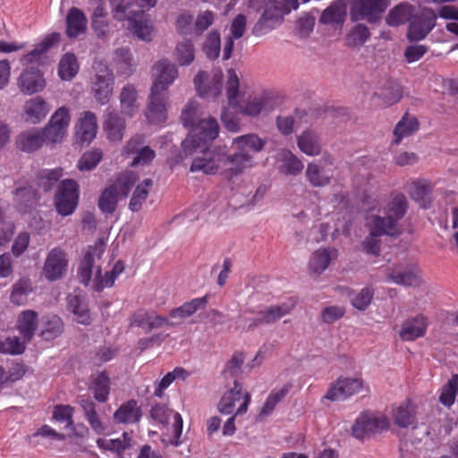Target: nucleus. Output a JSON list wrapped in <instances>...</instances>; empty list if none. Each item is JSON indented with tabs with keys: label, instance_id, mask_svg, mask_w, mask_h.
<instances>
[{
	"label": "nucleus",
	"instance_id": "1",
	"mask_svg": "<svg viewBox=\"0 0 458 458\" xmlns=\"http://www.w3.org/2000/svg\"><path fill=\"white\" fill-rule=\"evenodd\" d=\"M114 18L127 21L129 29L143 41H150L153 36V24L149 14L139 9L133 0H110Z\"/></svg>",
	"mask_w": 458,
	"mask_h": 458
},
{
	"label": "nucleus",
	"instance_id": "2",
	"mask_svg": "<svg viewBox=\"0 0 458 458\" xmlns=\"http://www.w3.org/2000/svg\"><path fill=\"white\" fill-rule=\"evenodd\" d=\"M225 91L228 104L237 110V113L248 116H257L273 110V101L266 96H256L244 103L240 101V78L234 69L226 71Z\"/></svg>",
	"mask_w": 458,
	"mask_h": 458
},
{
	"label": "nucleus",
	"instance_id": "3",
	"mask_svg": "<svg viewBox=\"0 0 458 458\" xmlns=\"http://www.w3.org/2000/svg\"><path fill=\"white\" fill-rule=\"evenodd\" d=\"M182 157H191V172H202L207 174H214L222 170L223 148L209 146L197 145L189 148H182Z\"/></svg>",
	"mask_w": 458,
	"mask_h": 458
},
{
	"label": "nucleus",
	"instance_id": "4",
	"mask_svg": "<svg viewBox=\"0 0 458 458\" xmlns=\"http://www.w3.org/2000/svg\"><path fill=\"white\" fill-rule=\"evenodd\" d=\"M92 68L94 74L90 79V93L98 104L106 105L114 91V72L102 61L94 62Z\"/></svg>",
	"mask_w": 458,
	"mask_h": 458
},
{
	"label": "nucleus",
	"instance_id": "5",
	"mask_svg": "<svg viewBox=\"0 0 458 458\" xmlns=\"http://www.w3.org/2000/svg\"><path fill=\"white\" fill-rule=\"evenodd\" d=\"M249 5L251 8L264 7L260 18L252 28L254 36L262 37L282 23L284 14L279 3L267 2V0H250Z\"/></svg>",
	"mask_w": 458,
	"mask_h": 458
},
{
	"label": "nucleus",
	"instance_id": "6",
	"mask_svg": "<svg viewBox=\"0 0 458 458\" xmlns=\"http://www.w3.org/2000/svg\"><path fill=\"white\" fill-rule=\"evenodd\" d=\"M79 185L72 179H65L60 182L54 198L56 212L62 216L72 215L79 203Z\"/></svg>",
	"mask_w": 458,
	"mask_h": 458
},
{
	"label": "nucleus",
	"instance_id": "7",
	"mask_svg": "<svg viewBox=\"0 0 458 458\" xmlns=\"http://www.w3.org/2000/svg\"><path fill=\"white\" fill-rule=\"evenodd\" d=\"M219 125L213 117L201 118L192 127L189 136L182 142V148H189L197 145L209 146L217 138Z\"/></svg>",
	"mask_w": 458,
	"mask_h": 458
},
{
	"label": "nucleus",
	"instance_id": "8",
	"mask_svg": "<svg viewBox=\"0 0 458 458\" xmlns=\"http://www.w3.org/2000/svg\"><path fill=\"white\" fill-rule=\"evenodd\" d=\"M250 403V394L242 391V386L237 380L233 381V387L222 396L217 409L220 413L229 415L234 412L241 415L247 411Z\"/></svg>",
	"mask_w": 458,
	"mask_h": 458
},
{
	"label": "nucleus",
	"instance_id": "9",
	"mask_svg": "<svg viewBox=\"0 0 458 458\" xmlns=\"http://www.w3.org/2000/svg\"><path fill=\"white\" fill-rule=\"evenodd\" d=\"M150 416L161 424H167L170 417H173V435H163L161 441L165 445H179L182 432V418L178 412H174L164 404H156L151 408Z\"/></svg>",
	"mask_w": 458,
	"mask_h": 458
},
{
	"label": "nucleus",
	"instance_id": "10",
	"mask_svg": "<svg viewBox=\"0 0 458 458\" xmlns=\"http://www.w3.org/2000/svg\"><path fill=\"white\" fill-rule=\"evenodd\" d=\"M364 387L360 377H339L331 384L324 398L331 402L344 401L360 393Z\"/></svg>",
	"mask_w": 458,
	"mask_h": 458
},
{
	"label": "nucleus",
	"instance_id": "11",
	"mask_svg": "<svg viewBox=\"0 0 458 458\" xmlns=\"http://www.w3.org/2000/svg\"><path fill=\"white\" fill-rule=\"evenodd\" d=\"M253 166V157L248 151L236 148L232 155H225L223 150L221 174L227 181H232L242 174L245 169Z\"/></svg>",
	"mask_w": 458,
	"mask_h": 458
},
{
	"label": "nucleus",
	"instance_id": "12",
	"mask_svg": "<svg viewBox=\"0 0 458 458\" xmlns=\"http://www.w3.org/2000/svg\"><path fill=\"white\" fill-rule=\"evenodd\" d=\"M154 81L150 90L168 93V88L178 78V68L168 59L157 61L153 68Z\"/></svg>",
	"mask_w": 458,
	"mask_h": 458
},
{
	"label": "nucleus",
	"instance_id": "13",
	"mask_svg": "<svg viewBox=\"0 0 458 458\" xmlns=\"http://www.w3.org/2000/svg\"><path fill=\"white\" fill-rule=\"evenodd\" d=\"M388 425V420L386 416L363 412L356 419L352 426V435L358 439H363L370 434L379 433L386 429Z\"/></svg>",
	"mask_w": 458,
	"mask_h": 458
},
{
	"label": "nucleus",
	"instance_id": "14",
	"mask_svg": "<svg viewBox=\"0 0 458 458\" xmlns=\"http://www.w3.org/2000/svg\"><path fill=\"white\" fill-rule=\"evenodd\" d=\"M294 307L295 301L293 300L267 306L258 312L257 317L251 319L248 328L252 330L260 325H272L290 314Z\"/></svg>",
	"mask_w": 458,
	"mask_h": 458
},
{
	"label": "nucleus",
	"instance_id": "15",
	"mask_svg": "<svg viewBox=\"0 0 458 458\" xmlns=\"http://www.w3.org/2000/svg\"><path fill=\"white\" fill-rule=\"evenodd\" d=\"M388 4L387 0H356L352 8V20L377 21Z\"/></svg>",
	"mask_w": 458,
	"mask_h": 458
},
{
	"label": "nucleus",
	"instance_id": "16",
	"mask_svg": "<svg viewBox=\"0 0 458 458\" xmlns=\"http://www.w3.org/2000/svg\"><path fill=\"white\" fill-rule=\"evenodd\" d=\"M68 258L60 247L52 249L47 255L43 267V274L48 281L60 279L67 271Z\"/></svg>",
	"mask_w": 458,
	"mask_h": 458
},
{
	"label": "nucleus",
	"instance_id": "17",
	"mask_svg": "<svg viewBox=\"0 0 458 458\" xmlns=\"http://www.w3.org/2000/svg\"><path fill=\"white\" fill-rule=\"evenodd\" d=\"M105 243L98 241L93 246H89L81 261L78 276L81 284L88 285L91 280L93 269L98 267L96 262L99 260L105 252Z\"/></svg>",
	"mask_w": 458,
	"mask_h": 458
},
{
	"label": "nucleus",
	"instance_id": "18",
	"mask_svg": "<svg viewBox=\"0 0 458 458\" xmlns=\"http://www.w3.org/2000/svg\"><path fill=\"white\" fill-rule=\"evenodd\" d=\"M168 93L150 90L146 117L150 123H162L167 118Z\"/></svg>",
	"mask_w": 458,
	"mask_h": 458
},
{
	"label": "nucleus",
	"instance_id": "19",
	"mask_svg": "<svg viewBox=\"0 0 458 458\" xmlns=\"http://www.w3.org/2000/svg\"><path fill=\"white\" fill-rule=\"evenodd\" d=\"M195 88L202 98H216L221 92V74H215L212 79L204 71H199L194 78Z\"/></svg>",
	"mask_w": 458,
	"mask_h": 458
},
{
	"label": "nucleus",
	"instance_id": "20",
	"mask_svg": "<svg viewBox=\"0 0 458 458\" xmlns=\"http://www.w3.org/2000/svg\"><path fill=\"white\" fill-rule=\"evenodd\" d=\"M338 251L335 248H320L310 255L308 268L312 276H320L327 270L330 263L336 259Z\"/></svg>",
	"mask_w": 458,
	"mask_h": 458
},
{
	"label": "nucleus",
	"instance_id": "21",
	"mask_svg": "<svg viewBox=\"0 0 458 458\" xmlns=\"http://www.w3.org/2000/svg\"><path fill=\"white\" fill-rule=\"evenodd\" d=\"M79 403L83 411L86 420L90 426V428L97 435L105 434L108 429V424L97 411L96 403L89 397L85 395L79 398Z\"/></svg>",
	"mask_w": 458,
	"mask_h": 458
},
{
	"label": "nucleus",
	"instance_id": "22",
	"mask_svg": "<svg viewBox=\"0 0 458 458\" xmlns=\"http://www.w3.org/2000/svg\"><path fill=\"white\" fill-rule=\"evenodd\" d=\"M39 324L38 314L33 310H26L21 311L16 322V328L21 337L25 342H30L33 338Z\"/></svg>",
	"mask_w": 458,
	"mask_h": 458
},
{
	"label": "nucleus",
	"instance_id": "23",
	"mask_svg": "<svg viewBox=\"0 0 458 458\" xmlns=\"http://www.w3.org/2000/svg\"><path fill=\"white\" fill-rule=\"evenodd\" d=\"M388 276L393 283L403 286H418L421 282L420 271L414 265L398 266Z\"/></svg>",
	"mask_w": 458,
	"mask_h": 458
},
{
	"label": "nucleus",
	"instance_id": "24",
	"mask_svg": "<svg viewBox=\"0 0 458 458\" xmlns=\"http://www.w3.org/2000/svg\"><path fill=\"white\" fill-rule=\"evenodd\" d=\"M45 141L41 129L32 128L17 136L16 146L20 150L30 153L39 149Z\"/></svg>",
	"mask_w": 458,
	"mask_h": 458
},
{
	"label": "nucleus",
	"instance_id": "25",
	"mask_svg": "<svg viewBox=\"0 0 458 458\" xmlns=\"http://www.w3.org/2000/svg\"><path fill=\"white\" fill-rule=\"evenodd\" d=\"M60 38L61 35L57 32L47 35L30 52L22 55L20 62L22 65L37 63L46 52H47L55 44L59 42Z\"/></svg>",
	"mask_w": 458,
	"mask_h": 458
},
{
	"label": "nucleus",
	"instance_id": "26",
	"mask_svg": "<svg viewBox=\"0 0 458 458\" xmlns=\"http://www.w3.org/2000/svg\"><path fill=\"white\" fill-rule=\"evenodd\" d=\"M104 130L109 140L121 141L125 131V122L117 113L107 108L104 121Z\"/></svg>",
	"mask_w": 458,
	"mask_h": 458
},
{
	"label": "nucleus",
	"instance_id": "27",
	"mask_svg": "<svg viewBox=\"0 0 458 458\" xmlns=\"http://www.w3.org/2000/svg\"><path fill=\"white\" fill-rule=\"evenodd\" d=\"M21 91L25 94H34L43 89L45 81L38 69L31 68L24 71L18 80Z\"/></svg>",
	"mask_w": 458,
	"mask_h": 458
},
{
	"label": "nucleus",
	"instance_id": "28",
	"mask_svg": "<svg viewBox=\"0 0 458 458\" xmlns=\"http://www.w3.org/2000/svg\"><path fill=\"white\" fill-rule=\"evenodd\" d=\"M25 120L30 123H40L49 112L47 103L40 97H35L28 100L24 105Z\"/></svg>",
	"mask_w": 458,
	"mask_h": 458
},
{
	"label": "nucleus",
	"instance_id": "29",
	"mask_svg": "<svg viewBox=\"0 0 458 458\" xmlns=\"http://www.w3.org/2000/svg\"><path fill=\"white\" fill-rule=\"evenodd\" d=\"M436 16H421L415 18L411 21L407 38L410 41H420L426 38V36L435 27Z\"/></svg>",
	"mask_w": 458,
	"mask_h": 458
},
{
	"label": "nucleus",
	"instance_id": "30",
	"mask_svg": "<svg viewBox=\"0 0 458 458\" xmlns=\"http://www.w3.org/2000/svg\"><path fill=\"white\" fill-rule=\"evenodd\" d=\"M98 128L96 114L91 111H85L80 117L77 136L81 142L89 143L93 139H95Z\"/></svg>",
	"mask_w": 458,
	"mask_h": 458
},
{
	"label": "nucleus",
	"instance_id": "31",
	"mask_svg": "<svg viewBox=\"0 0 458 458\" xmlns=\"http://www.w3.org/2000/svg\"><path fill=\"white\" fill-rule=\"evenodd\" d=\"M140 418L141 410L137 402L133 399L121 404L114 413V420L115 423L133 424L139 422Z\"/></svg>",
	"mask_w": 458,
	"mask_h": 458
},
{
	"label": "nucleus",
	"instance_id": "32",
	"mask_svg": "<svg viewBox=\"0 0 458 458\" xmlns=\"http://www.w3.org/2000/svg\"><path fill=\"white\" fill-rule=\"evenodd\" d=\"M308 182L313 187H325L331 182L333 172L318 163H309L305 172Z\"/></svg>",
	"mask_w": 458,
	"mask_h": 458
},
{
	"label": "nucleus",
	"instance_id": "33",
	"mask_svg": "<svg viewBox=\"0 0 458 458\" xmlns=\"http://www.w3.org/2000/svg\"><path fill=\"white\" fill-rule=\"evenodd\" d=\"M426 329V318L423 316H417L403 323L399 335L403 341H412L423 336Z\"/></svg>",
	"mask_w": 458,
	"mask_h": 458
},
{
	"label": "nucleus",
	"instance_id": "34",
	"mask_svg": "<svg viewBox=\"0 0 458 458\" xmlns=\"http://www.w3.org/2000/svg\"><path fill=\"white\" fill-rule=\"evenodd\" d=\"M119 99L121 111L125 115L132 117L139 111L138 92L133 85L127 84L123 87Z\"/></svg>",
	"mask_w": 458,
	"mask_h": 458
},
{
	"label": "nucleus",
	"instance_id": "35",
	"mask_svg": "<svg viewBox=\"0 0 458 458\" xmlns=\"http://www.w3.org/2000/svg\"><path fill=\"white\" fill-rule=\"evenodd\" d=\"M369 229L377 235L395 236L400 234L398 224L386 214L384 216H373L369 220Z\"/></svg>",
	"mask_w": 458,
	"mask_h": 458
},
{
	"label": "nucleus",
	"instance_id": "36",
	"mask_svg": "<svg viewBox=\"0 0 458 458\" xmlns=\"http://www.w3.org/2000/svg\"><path fill=\"white\" fill-rule=\"evenodd\" d=\"M124 265L122 261H117L113 268L106 272L104 276L101 274L100 267H97L95 278L93 280V289L101 292L106 287H111L114 284L116 278L123 272Z\"/></svg>",
	"mask_w": 458,
	"mask_h": 458
},
{
	"label": "nucleus",
	"instance_id": "37",
	"mask_svg": "<svg viewBox=\"0 0 458 458\" xmlns=\"http://www.w3.org/2000/svg\"><path fill=\"white\" fill-rule=\"evenodd\" d=\"M87 28V19L78 8L70 9L66 17V34L70 38H77L84 33Z\"/></svg>",
	"mask_w": 458,
	"mask_h": 458
},
{
	"label": "nucleus",
	"instance_id": "38",
	"mask_svg": "<svg viewBox=\"0 0 458 458\" xmlns=\"http://www.w3.org/2000/svg\"><path fill=\"white\" fill-rule=\"evenodd\" d=\"M68 308L75 316L78 323L89 325L91 322V316L85 299L76 294H69Z\"/></svg>",
	"mask_w": 458,
	"mask_h": 458
},
{
	"label": "nucleus",
	"instance_id": "39",
	"mask_svg": "<svg viewBox=\"0 0 458 458\" xmlns=\"http://www.w3.org/2000/svg\"><path fill=\"white\" fill-rule=\"evenodd\" d=\"M42 328L39 335L46 341L53 340L58 337L63 330L64 325L61 318L55 314H47L41 318Z\"/></svg>",
	"mask_w": 458,
	"mask_h": 458
},
{
	"label": "nucleus",
	"instance_id": "40",
	"mask_svg": "<svg viewBox=\"0 0 458 458\" xmlns=\"http://www.w3.org/2000/svg\"><path fill=\"white\" fill-rule=\"evenodd\" d=\"M419 130V122L414 115L405 114L396 123L394 130L393 143L398 145L403 139L407 138Z\"/></svg>",
	"mask_w": 458,
	"mask_h": 458
},
{
	"label": "nucleus",
	"instance_id": "41",
	"mask_svg": "<svg viewBox=\"0 0 458 458\" xmlns=\"http://www.w3.org/2000/svg\"><path fill=\"white\" fill-rule=\"evenodd\" d=\"M297 145L300 150L308 156H318L321 152L319 137L311 130H307L298 136Z\"/></svg>",
	"mask_w": 458,
	"mask_h": 458
},
{
	"label": "nucleus",
	"instance_id": "42",
	"mask_svg": "<svg viewBox=\"0 0 458 458\" xmlns=\"http://www.w3.org/2000/svg\"><path fill=\"white\" fill-rule=\"evenodd\" d=\"M113 61L117 72L126 76H130L136 66V62L128 47L117 48L114 52Z\"/></svg>",
	"mask_w": 458,
	"mask_h": 458
},
{
	"label": "nucleus",
	"instance_id": "43",
	"mask_svg": "<svg viewBox=\"0 0 458 458\" xmlns=\"http://www.w3.org/2000/svg\"><path fill=\"white\" fill-rule=\"evenodd\" d=\"M167 323L165 318L156 312L140 311L134 314L132 325L143 328L146 332L161 327Z\"/></svg>",
	"mask_w": 458,
	"mask_h": 458
},
{
	"label": "nucleus",
	"instance_id": "44",
	"mask_svg": "<svg viewBox=\"0 0 458 458\" xmlns=\"http://www.w3.org/2000/svg\"><path fill=\"white\" fill-rule=\"evenodd\" d=\"M346 2L336 0L323 11L319 21L324 24L342 23L346 15Z\"/></svg>",
	"mask_w": 458,
	"mask_h": 458
},
{
	"label": "nucleus",
	"instance_id": "45",
	"mask_svg": "<svg viewBox=\"0 0 458 458\" xmlns=\"http://www.w3.org/2000/svg\"><path fill=\"white\" fill-rule=\"evenodd\" d=\"M394 423L401 428L413 426L416 422L415 407L411 402L402 403L393 411Z\"/></svg>",
	"mask_w": 458,
	"mask_h": 458
},
{
	"label": "nucleus",
	"instance_id": "46",
	"mask_svg": "<svg viewBox=\"0 0 458 458\" xmlns=\"http://www.w3.org/2000/svg\"><path fill=\"white\" fill-rule=\"evenodd\" d=\"M208 295L192 299L191 301L183 303L182 306L171 310L170 317L174 318H188L197 310L205 309L208 304Z\"/></svg>",
	"mask_w": 458,
	"mask_h": 458
},
{
	"label": "nucleus",
	"instance_id": "47",
	"mask_svg": "<svg viewBox=\"0 0 458 458\" xmlns=\"http://www.w3.org/2000/svg\"><path fill=\"white\" fill-rule=\"evenodd\" d=\"M15 202L20 212L27 213L37 203V193L31 186L18 188L14 192Z\"/></svg>",
	"mask_w": 458,
	"mask_h": 458
},
{
	"label": "nucleus",
	"instance_id": "48",
	"mask_svg": "<svg viewBox=\"0 0 458 458\" xmlns=\"http://www.w3.org/2000/svg\"><path fill=\"white\" fill-rule=\"evenodd\" d=\"M412 11L413 8L411 4L405 3L399 4L389 11L386 21L392 27L404 24L411 18Z\"/></svg>",
	"mask_w": 458,
	"mask_h": 458
},
{
	"label": "nucleus",
	"instance_id": "49",
	"mask_svg": "<svg viewBox=\"0 0 458 458\" xmlns=\"http://www.w3.org/2000/svg\"><path fill=\"white\" fill-rule=\"evenodd\" d=\"M278 160L282 163V171L286 174L297 175L303 169L302 162L288 149L279 151Z\"/></svg>",
	"mask_w": 458,
	"mask_h": 458
},
{
	"label": "nucleus",
	"instance_id": "50",
	"mask_svg": "<svg viewBox=\"0 0 458 458\" xmlns=\"http://www.w3.org/2000/svg\"><path fill=\"white\" fill-rule=\"evenodd\" d=\"M265 144V140L253 133L242 135L233 140V145L235 146V148H240L248 152H259L263 149Z\"/></svg>",
	"mask_w": 458,
	"mask_h": 458
},
{
	"label": "nucleus",
	"instance_id": "51",
	"mask_svg": "<svg viewBox=\"0 0 458 458\" xmlns=\"http://www.w3.org/2000/svg\"><path fill=\"white\" fill-rule=\"evenodd\" d=\"M407 208L406 197L403 194H397L384 208V214H386L398 224L406 214Z\"/></svg>",
	"mask_w": 458,
	"mask_h": 458
},
{
	"label": "nucleus",
	"instance_id": "52",
	"mask_svg": "<svg viewBox=\"0 0 458 458\" xmlns=\"http://www.w3.org/2000/svg\"><path fill=\"white\" fill-rule=\"evenodd\" d=\"M174 56L181 66L190 65L195 59V48L191 40L184 39L177 43Z\"/></svg>",
	"mask_w": 458,
	"mask_h": 458
},
{
	"label": "nucleus",
	"instance_id": "53",
	"mask_svg": "<svg viewBox=\"0 0 458 458\" xmlns=\"http://www.w3.org/2000/svg\"><path fill=\"white\" fill-rule=\"evenodd\" d=\"M122 437L123 438L115 439L98 438L97 440V445L101 449L113 451L118 454H121L123 452L131 446V437L127 432H124L122 435Z\"/></svg>",
	"mask_w": 458,
	"mask_h": 458
},
{
	"label": "nucleus",
	"instance_id": "54",
	"mask_svg": "<svg viewBox=\"0 0 458 458\" xmlns=\"http://www.w3.org/2000/svg\"><path fill=\"white\" fill-rule=\"evenodd\" d=\"M119 192L117 187L110 185L106 187L98 199V208L103 213L112 214L116 209Z\"/></svg>",
	"mask_w": 458,
	"mask_h": 458
},
{
	"label": "nucleus",
	"instance_id": "55",
	"mask_svg": "<svg viewBox=\"0 0 458 458\" xmlns=\"http://www.w3.org/2000/svg\"><path fill=\"white\" fill-rule=\"evenodd\" d=\"M79 64L73 54L66 53L60 60L58 74L64 81H71L79 72Z\"/></svg>",
	"mask_w": 458,
	"mask_h": 458
},
{
	"label": "nucleus",
	"instance_id": "56",
	"mask_svg": "<svg viewBox=\"0 0 458 458\" xmlns=\"http://www.w3.org/2000/svg\"><path fill=\"white\" fill-rule=\"evenodd\" d=\"M32 283L30 279L21 278L13 285L11 293V301L15 305H22L26 302L28 295L32 292Z\"/></svg>",
	"mask_w": 458,
	"mask_h": 458
},
{
	"label": "nucleus",
	"instance_id": "57",
	"mask_svg": "<svg viewBox=\"0 0 458 458\" xmlns=\"http://www.w3.org/2000/svg\"><path fill=\"white\" fill-rule=\"evenodd\" d=\"M369 37L370 33L367 26L357 24L346 35V46L349 47H360L367 42Z\"/></svg>",
	"mask_w": 458,
	"mask_h": 458
},
{
	"label": "nucleus",
	"instance_id": "58",
	"mask_svg": "<svg viewBox=\"0 0 458 458\" xmlns=\"http://www.w3.org/2000/svg\"><path fill=\"white\" fill-rule=\"evenodd\" d=\"M152 185L153 182L151 179H145L141 183H140L136 187L129 203V208L131 211L137 212L141 208L142 204L147 199L148 191L152 187Z\"/></svg>",
	"mask_w": 458,
	"mask_h": 458
},
{
	"label": "nucleus",
	"instance_id": "59",
	"mask_svg": "<svg viewBox=\"0 0 458 458\" xmlns=\"http://www.w3.org/2000/svg\"><path fill=\"white\" fill-rule=\"evenodd\" d=\"M62 176V168L39 170L37 174L38 184L43 191H49Z\"/></svg>",
	"mask_w": 458,
	"mask_h": 458
},
{
	"label": "nucleus",
	"instance_id": "60",
	"mask_svg": "<svg viewBox=\"0 0 458 458\" xmlns=\"http://www.w3.org/2000/svg\"><path fill=\"white\" fill-rule=\"evenodd\" d=\"M94 397L100 403H104L108 399L109 395V378L105 373H100L94 377L93 386L91 387Z\"/></svg>",
	"mask_w": 458,
	"mask_h": 458
},
{
	"label": "nucleus",
	"instance_id": "61",
	"mask_svg": "<svg viewBox=\"0 0 458 458\" xmlns=\"http://www.w3.org/2000/svg\"><path fill=\"white\" fill-rule=\"evenodd\" d=\"M102 157L103 152L99 148H93L81 157L77 167L80 171H90L99 164Z\"/></svg>",
	"mask_w": 458,
	"mask_h": 458
},
{
	"label": "nucleus",
	"instance_id": "62",
	"mask_svg": "<svg viewBox=\"0 0 458 458\" xmlns=\"http://www.w3.org/2000/svg\"><path fill=\"white\" fill-rule=\"evenodd\" d=\"M188 373L182 368H175L173 371L168 372L157 384L155 389V395L161 397L163 392L166 389L176 378L184 379Z\"/></svg>",
	"mask_w": 458,
	"mask_h": 458
},
{
	"label": "nucleus",
	"instance_id": "63",
	"mask_svg": "<svg viewBox=\"0 0 458 458\" xmlns=\"http://www.w3.org/2000/svg\"><path fill=\"white\" fill-rule=\"evenodd\" d=\"M288 392V386H284L280 389H274L267 398L261 409L260 414L264 416L269 415L273 411L278 402H280Z\"/></svg>",
	"mask_w": 458,
	"mask_h": 458
},
{
	"label": "nucleus",
	"instance_id": "64",
	"mask_svg": "<svg viewBox=\"0 0 458 458\" xmlns=\"http://www.w3.org/2000/svg\"><path fill=\"white\" fill-rule=\"evenodd\" d=\"M138 181V176L133 172H124L117 177L115 182L112 184L113 186L117 187V191L122 195L126 197Z\"/></svg>",
	"mask_w": 458,
	"mask_h": 458
}]
</instances>
